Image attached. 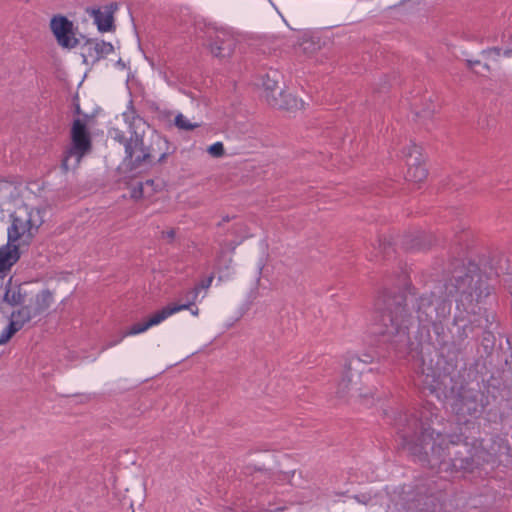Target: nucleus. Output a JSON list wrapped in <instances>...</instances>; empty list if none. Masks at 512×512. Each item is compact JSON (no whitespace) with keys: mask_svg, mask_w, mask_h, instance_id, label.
<instances>
[{"mask_svg":"<svg viewBox=\"0 0 512 512\" xmlns=\"http://www.w3.org/2000/svg\"><path fill=\"white\" fill-rule=\"evenodd\" d=\"M450 312L451 303L433 293L406 298L384 290L374 301L369 330L386 342L405 341L411 328L441 324Z\"/></svg>","mask_w":512,"mask_h":512,"instance_id":"f257e3e1","label":"nucleus"},{"mask_svg":"<svg viewBox=\"0 0 512 512\" xmlns=\"http://www.w3.org/2000/svg\"><path fill=\"white\" fill-rule=\"evenodd\" d=\"M409 430H400L402 445L431 468L439 471H472L490 462L497 451L486 448L483 440L471 444L462 440L461 435H443L426 428L415 417L407 420Z\"/></svg>","mask_w":512,"mask_h":512,"instance_id":"f03ea898","label":"nucleus"},{"mask_svg":"<svg viewBox=\"0 0 512 512\" xmlns=\"http://www.w3.org/2000/svg\"><path fill=\"white\" fill-rule=\"evenodd\" d=\"M122 117L126 130L113 128L110 135L124 146V163L131 171L161 164L176 151V147L166 137L152 129L136 112L132 102L122 113Z\"/></svg>","mask_w":512,"mask_h":512,"instance_id":"7ed1b4c3","label":"nucleus"},{"mask_svg":"<svg viewBox=\"0 0 512 512\" xmlns=\"http://www.w3.org/2000/svg\"><path fill=\"white\" fill-rule=\"evenodd\" d=\"M447 290L455 296L454 323L458 327L456 338L463 341L480 324L478 316L482 310L481 305L490 294L487 277L475 263L470 262L464 274L460 272L454 276V282L447 286Z\"/></svg>","mask_w":512,"mask_h":512,"instance_id":"20e7f679","label":"nucleus"},{"mask_svg":"<svg viewBox=\"0 0 512 512\" xmlns=\"http://www.w3.org/2000/svg\"><path fill=\"white\" fill-rule=\"evenodd\" d=\"M11 224L7 229V240L12 244L30 245L43 224L41 211L27 205L18 207L11 215Z\"/></svg>","mask_w":512,"mask_h":512,"instance_id":"39448f33","label":"nucleus"},{"mask_svg":"<svg viewBox=\"0 0 512 512\" xmlns=\"http://www.w3.org/2000/svg\"><path fill=\"white\" fill-rule=\"evenodd\" d=\"M77 118L73 121L70 137L71 143L65 151L62 159L61 168L63 172H68L70 169H75L80 164L83 156L91 150V135L87 127L86 119Z\"/></svg>","mask_w":512,"mask_h":512,"instance_id":"423d86ee","label":"nucleus"},{"mask_svg":"<svg viewBox=\"0 0 512 512\" xmlns=\"http://www.w3.org/2000/svg\"><path fill=\"white\" fill-rule=\"evenodd\" d=\"M361 360L357 355L349 356L344 363L341 380L338 383L337 393L344 396H363L361 384Z\"/></svg>","mask_w":512,"mask_h":512,"instance_id":"0eeeda50","label":"nucleus"},{"mask_svg":"<svg viewBox=\"0 0 512 512\" xmlns=\"http://www.w3.org/2000/svg\"><path fill=\"white\" fill-rule=\"evenodd\" d=\"M408 166L406 179L410 182L419 183L426 179L428 171L424 165L421 148L415 143H410L404 150Z\"/></svg>","mask_w":512,"mask_h":512,"instance_id":"6e6552de","label":"nucleus"},{"mask_svg":"<svg viewBox=\"0 0 512 512\" xmlns=\"http://www.w3.org/2000/svg\"><path fill=\"white\" fill-rule=\"evenodd\" d=\"M50 28L61 47L72 49L79 44V40L75 37L73 31V23L67 17L54 16L50 21Z\"/></svg>","mask_w":512,"mask_h":512,"instance_id":"1a4fd4ad","label":"nucleus"},{"mask_svg":"<svg viewBox=\"0 0 512 512\" xmlns=\"http://www.w3.org/2000/svg\"><path fill=\"white\" fill-rule=\"evenodd\" d=\"M113 51L114 47L110 42L88 39L82 46L83 62L94 65Z\"/></svg>","mask_w":512,"mask_h":512,"instance_id":"9d476101","label":"nucleus"},{"mask_svg":"<svg viewBox=\"0 0 512 512\" xmlns=\"http://www.w3.org/2000/svg\"><path fill=\"white\" fill-rule=\"evenodd\" d=\"M19 259V244H12L7 240V243L0 247V277L4 278Z\"/></svg>","mask_w":512,"mask_h":512,"instance_id":"9b49d317","label":"nucleus"},{"mask_svg":"<svg viewBox=\"0 0 512 512\" xmlns=\"http://www.w3.org/2000/svg\"><path fill=\"white\" fill-rule=\"evenodd\" d=\"M101 9H91V15L94 19L95 24L100 32H110L115 30L114 25V11L117 9V5L111 3L104 8Z\"/></svg>","mask_w":512,"mask_h":512,"instance_id":"f8f14e48","label":"nucleus"},{"mask_svg":"<svg viewBox=\"0 0 512 512\" xmlns=\"http://www.w3.org/2000/svg\"><path fill=\"white\" fill-rule=\"evenodd\" d=\"M268 104L279 110L294 111L303 107V102L294 95L283 90H279L277 96L269 95Z\"/></svg>","mask_w":512,"mask_h":512,"instance_id":"ddd939ff","label":"nucleus"},{"mask_svg":"<svg viewBox=\"0 0 512 512\" xmlns=\"http://www.w3.org/2000/svg\"><path fill=\"white\" fill-rule=\"evenodd\" d=\"M199 295V287L195 286L187 291H185L178 303H171L162 308L161 310L164 312L165 317H169L170 315L179 312L185 309H191L194 306Z\"/></svg>","mask_w":512,"mask_h":512,"instance_id":"4468645a","label":"nucleus"},{"mask_svg":"<svg viewBox=\"0 0 512 512\" xmlns=\"http://www.w3.org/2000/svg\"><path fill=\"white\" fill-rule=\"evenodd\" d=\"M211 53L219 58L229 57L235 48V40L225 33H219L211 41L210 45Z\"/></svg>","mask_w":512,"mask_h":512,"instance_id":"2eb2a0df","label":"nucleus"},{"mask_svg":"<svg viewBox=\"0 0 512 512\" xmlns=\"http://www.w3.org/2000/svg\"><path fill=\"white\" fill-rule=\"evenodd\" d=\"M165 319H166V317L164 315V312L162 310H159L156 313H154L149 318L148 321H146L144 323H136V324L132 325L130 327V329L118 341L110 342L106 345V347H112V346L116 345L118 342H120L123 339V337H125L127 335H136V334L142 333V332L146 331L148 328L161 323Z\"/></svg>","mask_w":512,"mask_h":512,"instance_id":"dca6fc26","label":"nucleus"},{"mask_svg":"<svg viewBox=\"0 0 512 512\" xmlns=\"http://www.w3.org/2000/svg\"><path fill=\"white\" fill-rule=\"evenodd\" d=\"M3 301L10 306L22 305L25 301V293L22 292L21 284H13L12 277L5 284Z\"/></svg>","mask_w":512,"mask_h":512,"instance_id":"f3484780","label":"nucleus"},{"mask_svg":"<svg viewBox=\"0 0 512 512\" xmlns=\"http://www.w3.org/2000/svg\"><path fill=\"white\" fill-rule=\"evenodd\" d=\"M36 317L32 310V306H22L20 309L11 313L10 324H15V328L19 331L32 318Z\"/></svg>","mask_w":512,"mask_h":512,"instance_id":"a211bd4d","label":"nucleus"},{"mask_svg":"<svg viewBox=\"0 0 512 512\" xmlns=\"http://www.w3.org/2000/svg\"><path fill=\"white\" fill-rule=\"evenodd\" d=\"M459 411L464 415L466 414L473 417H477L478 415H480L482 409L481 405L477 401V396H462L460 400Z\"/></svg>","mask_w":512,"mask_h":512,"instance_id":"6ab92c4d","label":"nucleus"},{"mask_svg":"<svg viewBox=\"0 0 512 512\" xmlns=\"http://www.w3.org/2000/svg\"><path fill=\"white\" fill-rule=\"evenodd\" d=\"M262 85L265 90V98L268 102L269 95L278 94L279 90H283L279 82V74L277 71H271L263 77Z\"/></svg>","mask_w":512,"mask_h":512,"instance_id":"aec40b11","label":"nucleus"},{"mask_svg":"<svg viewBox=\"0 0 512 512\" xmlns=\"http://www.w3.org/2000/svg\"><path fill=\"white\" fill-rule=\"evenodd\" d=\"M53 295L49 290H42L35 296V304L32 310L36 316L44 313L52 304Z\"/></svg>","mask_w":512,"mask_h":512,"instance_id":"412c9836","label":"nucleus"},{"mask_svg":"<svg viewBox=\"0 0 512 512\" xmlns=\"http://www.w3.org/2000/svg\"><path fill=\"white\" fill-rule=\"evenodd\" d=\"M175 126L180 130H186L190 131L197 127H199V124L197 123H191L183 114L179 113L176 115L174 120Z\"/></svg>","mask_w":512,"mask_h":512,"instance_id":"4be33fe9","label":"nucleus"},{"mask_svg":"<svg viewBox=\"0 0 512 512\" xmlns=\"http://www.w3.org/2000/svg\"><path fill=\"white\" fill-rule=\"evenodd\" d=\"M299 48L304 54L311 55L315 53L319 47L317 42L313 41L305 34L302 42L299 44Z\"/></svg>","mask_w":512,"mask_h":512,"instance_id":"5701e85b","label":"nucleus"},{"mask_svg":"<svg viewBox=\"0 0 512 512\" xmlns=\"http://www.w3.org/2000/svg\"><path fill=\"white\" fill-rule=\"evenodd\" d=\"M482 56L486 59L497 61L501 56H503V48L500 47H492L482 50Z\"/></svg>","mask_w":512,"mask_h":512,"instance_id":"b1692460","label":"nucleus"},{"mask_svg":"<svg viewBox=\"0 0 512 512\" xmlns=\"http://www.w3.org/2000/svg\"><path fill=\"white\" fill-rule=\"evenodd\" d=\"M16 332H18V330L15 328V324L9 323L0 334V345L6 344Z\"/></svg>","mask_w":512,"mask_h":512,"instance_id":"393cba45","label":"nucleus"},{"mask_svg":"<svg viewBox=\"0 0 512 512\" xmlns=\"http://www.w3.org/2000/svg\"><path fill=\"white\" fill-rule=\"evenodd\" d=\"M208 153L215 158L222 157L225 154V149L222 142H216L208 147Z\"/></svg>","mask_w":512,"mask_h":512,"instance_id":"a878e982","label":"nucleus"},{"mask_svg":"<svg viewBox=\"0 0 512 512\" xmlns=\"http://www.w3.org/2000/svg\"><path fill=\"white\" fill-rule=\"evenodd\" d=\"M226 256V253L224 251H221L220 255L217 258V266L219 269L225 268L229 269L232 263V258L228 257L227 259H224Z\"/></svg>","mask_w":512,"mask_h":512,"instance_id":"bb28decb","label":"nucleus"},{"mask_svg":"<svg viewBox=\"0 0 512 512\" xmlns=\"http://www.w3.org/2000/svg\"><path fill=\"white\" fill-rule=\"evenodd\" d=\"M422 382L431 392L438 389V382L434 375L427 374Z\"/></svg>","mask_w":512,"mask_h":512,"instance_id":"cd10ccee","label":"nucleus"},{"mask_svg":"<svg viewBox=\"0 0 512 512\" xmlns=\"http://www.w3.org/2000/svg\"><path fill=\"white\" fill-rule=\"evenodd\" d=\"M214 279L213 275L208 276L206 279L202 280L197 286L200 289H207L211 286L212 281Z\"/></svg>","mask_w":512,"mask_h":512,"instance_id":"c85d7f7f","label":"nucleus"},{"mask_svg":"<svg viewBox=\"0 0 512 512\" xmlns=\"http://www.w3.org/2000/svg\"><path fill=\"white\" fill-rule=\"evenodd\" d=\"M176 235V231L174 229H170L168 231L162 232V237L167 239L168 241H173Z\"/></svg>","mask_w":512,"mask_h":512,"instance_id":"c756f323","label":"nucleus"},{"mask_svg":"<svg viewBox=\"0 0 512 512\" xmlns=\"http://www.w3.org/2000/svg\"><path fill=\"white\" fill-rule=\"evenodd\" d=\"M503 57L512 58V41L508 44H505L503 48Z\"/></svg>","mask_w":512,"mask_h":512,"instance_id":"7c9ffc66","label":"nucleus"},{"mask_svg":"<svg viewBox=\"0 0 512 512\" xmlns=\"http://www.w3.org/2000/svg\"><path fill=\"white\" fill-rule=\"evenodd\" d=\"M357 357L361 360V364H360V371L362 372L361 367H362L363 365H365V364L370 363V362L372 361V357H371L370 355H367V354H365V355L363 356V358H361V357H359V356H357Z\"/></svg>","mask_w":512,"mask_h":512,"instance_id":"2f4dec72","label":"nucleus"},{"mask_svg":"<svg viewBox=\"0 0 512 512\" xmlns=\"http://www.w3.org/2000/svg\"><path fill=\"white\" fill-rule=\"evenodd\" d=\"M480 64H481L480 60H467V66L469 69H473L474 66L480 65Z\"/></svg>","mask_w":512,"mask_h":512,"instance_id":"473e14b6","label":"nucleus"},{"mask_svg":"<svg viewBox=\"0 0 512 512\" xmlns=\"http://www.w3.org/2000/svg\"><path fill=\"white\" fill-rule=\"evenodd\" d=\"M190 310H191V313L195 316L198 315V313H199V309L197 307H195V305L192 306Z\"/></svg>","mask_w":512,"mask_h":512,"instance_id":"72a5a7b5","label":"nucleus"},{"mask_svg":"<svg viewBox=\"0 0 512 512\" xmlns=\"http://www.w3.org/2000/svg\"><path fill=\"white\" fill-rule=\"evenodd\" d=\"M75 113H76V114H78V115H81V114H82V111H81V109H80L79 104H76V105H75Z\"/></svg>","mask_w":512,"mask_h":512,"instance_id":"f704fd0d","label":"nucleus"},{"mask_svg":"<svg viewBox=\"0 0 512 512\" xmlns=\"http://www.w3.org/2000/svg\"><path fill=\"white\" fill-rule=\"evenodd\" d=\"M262 269H263V265H259V267H258V279H257L258 281L260 280V275L262 273Z\"/></svg>","mask_w":512,"mask_h":512,"instance_id":"c9c22d12","label":"nucleus"},{"mask_svg":"<svg viewBox=\"0 0 512 512\" xmlns=\"http://www.w3.org/2000/svg\"><path fill=\"white\" fill-rule=\"evenodd\" d=\"M483 68L487 71H490V66L488 64H483Z\"/></svg>","mask_w":512,"mask_h":512,"instance_id":"e433bc0d","label":"nucleus"},{"mask_svg":"<svg viewBox=\"0 0 512 512\" xmlns=\"http://www.w3.org/2000/svg\"><path fill=\"white\" fill-rule=\"evenodd\" d=\"M228 221H230V217L229 216H226V217L223 218V222H228Z\"/></svg>","mask_w":512,"mask_h":512,"instance_id":"4c0bfd02","label":"nucleus"},{"mask_svg":"<svg viewBox=\"0 0 512 512\" xmlns=\"http://www.w3.org/2000/svg\"><path fill=\"white\" fill-rule=\"evenodd\" d=\"M270 4L275 8L276 11H278L277 7L275 6L274 2L272 0H269Z\"/></svg>","mask_w":512,"mask_h":512,"instance_id":"58836bf2","label":"nucleus"},{"mask_svg":"<svg viewBox=\"0 0 512 512\" xmlns=\"http://www.w3.org/2000/svg\"><path fill=\"white\" fill-rule=\"evenodd\" d=\"M282 510H283V508H281V507H278L275 509V511H282Z\"/></svg>","mask_w":512,"mask_h":512,"instance_id":"ea45409f","label":"nucleus"}]
</instances>
